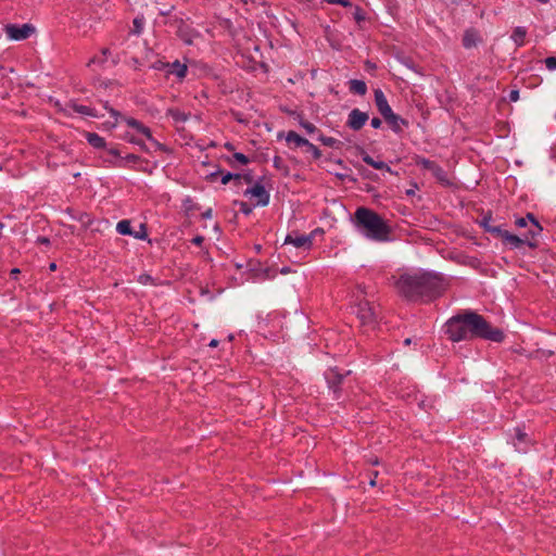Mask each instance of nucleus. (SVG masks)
I'll return each mask as SVG.
<instances>
[{"instance_id": "f257e3e1", "label": "nucleus", "mask_w": 556, "mask_h": 556, "mask_svg": "<svg viewBox=\"0 0 556 556\" xmlns=\"http://www.w3.org/2000/svg\"><path fill=\"white\" fill-rule=\"evenodd\" d=\"M395 287L407 301L421 303L437 300L446 289L445 279L441 273L424 269L400 275Z\"/></svg>"}, {"instance_id": "f03ea898", "label": "nucleus", "mask_w": 556, "mask_h": 556, "mask_svg": "<svg viewBox=\"0 0 556 556\" xmlns=\"http://www.w3.org/2000/svg\"><path fill=\"white\" fill-rule=\"evenodd\" d=\"M444 332L452 342L480 338L500 343L505 339L503 330L493 328L482 315L472 311L452 316L444 324Z\"/></svg>"}, {"instance_id": "7ed1b4c3", "label": "nucleus", "mask_w": 556, "mask_h": 556, "mask_svg": "<svg viewBox=\"0 0 556 556\" xmlns=\"http://www.w3.org/2000/svg\"><path fill=\"white\" fill-rule=\"evenodd\" d=\"M355 226L367 239L384 242L391 235V227L377 212L364 206L354 213Z\"/></svg>"}, {"instance_id": "20e7f679", "label": "nucleus", "mask_w": 556, "mask_h": 556, "mask_svg": "<svg viewBox=\"0 0 556 556\" xmlns=\"http://www.w3.org/2000/svg\"><path fill=\"white\" fill-rule=\"evenodd\" d=\"M101 102L103 104V108L110 113V115L115 118V122L112 124V127H115L118 119H122L129 127L134 128L137 132L144 136L149 141L153 142L159 150L164 151L166 149L164 144L160 143L157 140L154 139V137L152 136L151 129L148 126H146L140 121H138L134 117L123 116L121 114V112H118L117 110H115L114 108H112L110 105L109 101H101Z\"/></svg>"}, {"instance_id": "39448f33", "label": "nucleus", "mask_w": 556, "mask_h": 556, "mask_svg": "<svg viewBox=\"0 0 556 556\" xmlns=\"http://www.w3.org/2000/svg\"><path fill=\"white\" fill-rule=\"evenodd\" d=\"M507 442L511 444L518 453L522 454L528 453L535 444V440L526 431L525 426H517L509 430Z\"/></svg>"}, {"instance_id": "423d86ee", "label": "nucleus", "mask_w": 556, "mask_h": 556, "mask_svg": "<svg viewBox=\"0 0 556 556\" xmlns=\"http://www.w3.org/2000/svg\"><path fill=\"white\" fill-rule=\"evenodd\" d=\"M414 162L417 166L421 167L422 169L431 172L432 176L437 179V181L443 186V187H453L454 182L448 177L447 172L440 166L434 161H431L429 159H426L420 155H416L414 157Z\"/></svg>"}, {"instance_id": "0eeeda50", "label": "nucleus", "mask_w": 556, "mask_h": 556, "mask_svg": "<svg viewBox=\"0 0 556 556\" xmlns=\"http://www.w3.org/2000/svg\"><path fill=\"white\" fill-rule=\"evenodd\" d=\"M353 312L359 319L362 326L374 329L377 325V312L375 305L366 299L359 300L354 306Z\"/></svg>"}, {"instance_id": "6e6552de", "label": "nucleus", "mask_w": 556, "mask_h": 556, "mask_svg": "<svg viewBox=\"0 0 556 556\" xmlns=\"http://www.w3.org/2000/svg\"><path fill=\"white\" fill-rule=\"evenodd\" d=\"M350 370L342 371L338 367L328 368L324 376L329 391L332 393L333 400H339L342 396V384Z\"/></svg>"}, {"instance_id": "1a4fd4ad", "label": "nucleus", "mask_w": 556, "mask_h": 556, "mask_svg": "<svg viewBox=\"0 0 556 556\" xmlns=\"http://www.w3.org/2000/svg\"><path fill=\"white\" fill-rule=\"evenodd\" d=\"M3 30L10 40L22 41L29 38L36 33V28L33 24H5Z\"/></svg>"}, {"instance_id": "9d476101", "label": "nucleus", "mask_w": 556, "mask_h": 556, "mask_svg": "<svg viewBox=\"0 0 556 556\" xmlns=\"http://www.w3.org/2000/svg\"><path fill=\"white\" fill-rule=\"evenodd\" d=\"M243 194L244 197L255 199L253 206H267L270 200L269 191H267L260 181H256L252 187L247 188Z\"/></svg>"}, {"instance_id": "9b49d317", "label": "nucleus", "mask_w": 556, "mask_h": 556, "mask_svg": "<svg viewBox=\"0 0 556 556\" xmlns=\"http://www.w3.org/2000/svg\"><path fill=\"white\" fill-rule=\"evenodd\" d=\"M174 22L177 27L176 35L184 41V43L191 46L194 38L200 36V33L181 17H175Z\"/></svg>"}, {"instance_id": "f8f14e48", "label": "nucleus", "mask_w": 556, "mask_h": 556, "mask_svg": "<svg viewBox=\"0 0 556 556\" xmlns=\"http://www.w3.org/2000/svg\"><path fill=\"white\" fill-rule=\"evenodd\" d=\"M285 245H293L295 249H301L305 252L311 251L313 248V236L301 235L298 231H291L285 238Z\"/></svg>"}, {"instance_id": "ddd939ff", "label": "nucleus", "mask_w": 556, "mask_h": 556, "mask_svg": "<svg viewBox=\"0 0 556 556\" xmlns=\"http://www.w3.org/2000/svg\"><path fill=\"white\" fill-rule=\"evenodd\" d=\"M368 118V113L359 109H353L348 115L346 126L354 131H358L365 126Z\"/></svg>"}, {"instance_id": "4468645a", "label": "nucleus", "mask_w": 556, "mask_h": 556, "mask_svg": "<svg viewBox=\"0 0 556 556\" xmlns=\"http://www.w3.org/2000/svg\"><path fill=\"white\" fill-rule=\"evenodd\" d=\"M65 111L67 112L68 115H71L73 112V113H77V114L93 117V118H99V117L103 116V114H100L94 108L79 104L74 100H71L66 103Z\"/></svg>"}, {"instance_id": "2eb2a0df", "label": "nucleus", "mask_w": 556, "mask_h": 556, "mask_svg": "<svg viewBox=\"0 0 556 556\" xmlns=\"http://www.w3.org/2000/svg\"><path fill=\"white\" fill-rule=\"evenodd\" d=\"M374 98L376 108L383 118L393 113L384 92L380 88L374 90Z\"/></svg>"}, {"instance_id": "dca6fc26", "label": "nucleus", "mask_w": 556, "mask_h": 556, "mask_svg": "<svg viewBox=\"0 0 556 556\" xmlns=\"http://www.w3.org/2000/svg\"><path fill=\"white\" fill-rule=\"evenodd\" d=\"M140 228L142 229V235H139L138 232H134L131 229L130 220H128V219H122L116 225V231L119 235L132 236L136 239L143 240L148 237L146 225L141 224Z\"/></svg>"}, {"instance_id": "f3484780", "label": "nucleus", "mask_w": 556, "mask_h": 556, "mask_svg": "<svg viewBox=\"0 0 556 556\" xmlns=\"http://www.w3.org/2000/svg\"><path fill=\"white\" fill-rule=\"evenodd\" d=\"M108 162L111 163L115 167H126L127 163L139 164L140 166L136 167V169L142 170V172L147 170V168L143 167L142 164H148L149 163L148 160H143L139 155L132 154V153L127 154L126 156H124V157H122V159H119L117 161L108 160Z\"/></svg>"}, {"instance_id": "a211bd4d", "label": "nucleus", "mask_w": 556, "mask_h": 556, "mask_svg": "<svg viewBox=\"0 0 556 556\" xmlns=\"http://www.w3.org/2000/svg\"><path fill=\"white\" fill-rule=\"evenodd\" d=\"M481 42L482 36L478 29L469 27L464 31L462 43L465 49L475 48Z\"/></svg>"}, {"instance_id": "6ab92c4d", "label": "nucleus", "mask_w": 556, "mask_h": 556, "mask_svg": "<svg viewBox=\"0 0 556 556\" xmlns=\"http://www.w3.org/2000/svg\"><path fill=\"white\" fill-rule=\"evenodd\" d=\"M386 123L390 126L391 130L395 134H402L404 128L409 126L407 119L403 118L394 112L384 118Z\"/></svg>"}, {"instance_id": "aec40b11", "label": "nucleus", "mask_w": 556, "mask_h": 556, "mask_svg": "<svg viewBox=\"0 0 556 556\" xmlns=\"http://www.w3.org/2000/svg\"><path fill=\"white\" fill-rule=\"evenodd\" d=\"M362 160L367 165L374 167L375 169L386 170L391 175H397V172L393 170L386 162L374 160L367 152L362 153Z\"/></svg>"}, {"instance_id": "412c9836", "label": "nucleus", "mask_w": 556, "mask_h": 556, "mask_svg": "<svg viewBox=\"0 0 556 556\" xmlns=\"http://www.w3.org/2000/svg\"><path fill=\"white\" fill-rule=\"evenodd\" d=\"M188 66L186 64L180 63L178 60L168 63V67H166V76L175 75L179 80H182L187 76Z\"/></svg>"}, {"instance_id": "4be33fe9", "label": "nucleus", "mask_w": 556, "mask_h": 556, "mask_svg": "<svg viewBox=\"0 0 556 556\" xmlns=\"http://www.w3.org/2000/svg\"><path fill=\"white\" fill-rule=\"evenodd\" d=\"M110 56H112L111 50L109 48H102L99 54H96L89 60L88 66L98 65L104 67Z\"/></svg>"}, {"instance_id": "5701e85b", "label": "nucleus", "mask_w": 556, "mask_h": 556, "mask_svg": "<svg viewBox=\"0 0 556 556\" xmlns=\"http://www.w3.org/2000/svg\"><path fill=\"white\" fill-rule=\"evenodd\" d=\"M12 72V68L0 65V94L8 93V90L11 88L12 80L9 77V74Z\"/></svg>"}, {"instance_id": "b1692460", "label": "nucleus", "mask_w": 556, "mask_h": 556, "mask_svg": "<svg viewBox=\"0 0 556 556\" xmlns=\"http://www.w3.org/2000/svg\"><path fill=\"white\" fill-rule=\"evenodd\" d=\"M528 31L527 28L523 26H517L513 29V33L510 35V39L515 43L517 48L523 47L526 43V36Z\"/></svg>"}, {"instance_id": "393cba45", "label": "nucleus", "mask_w": 556, "mask_h": 556, "mask_svg": "<svg viewBox=\"0 0 556 556\" xmlns=\"http://www.w3.org/2000/svg\"><path fill=\"white\" fill-rule=\"evenodd\" d=\"M85 138L87 142L97 150L106 149V141L103 137L98 135L97 132H86Z\"/></svg>"}, {"instance_id": "a878e982", "label": "nucleus", "mask_w": 556, "mask_h": 556, "mask_svg": "<svg viewBox=\"0 0 556 556\" xmlns=\"http://www.w3.org/2000/svg\"><path fill=\"white\" fill-rule=\"evenodd\" d=\"M349 90L353 94L365 96L367 93V85L362 79H351L349 81Z\"/></svg>"}, {"instance_id": "bb28decb", "label": "nucleus", "mask_w": 556, "mask_h": 556, "mask_svg": "<svg viewBox=\"0 0 556 556\" xmlns=\"http://www.w3.org/2000/svg\"><path fill=\"white\" fill-rule=\"evenodd\" d=\"M503 243L508 245L511 250H515L520 249L522 245H525L526 240L508 231V233L505 235V240L503 241Z\"/></svg>"}, {"instance_id": "cd10ccee", "label": "nucleus", "mask_w": 556, "mask_h": 556, "mask_svg": "<svg viewBox=\"0 0 556 556\" xmlns=\"http://www.w3.org/2000/svg\"><path fill=\"white\" fill-rule=\"evenodd\" d=\"M288 144H293L295 148L303 147L307 143V139L301 137L298 132L290 130L286 136Z\"/></svg>"}, {"instance_id": "c85d7f7f", "label": "nucleus", "mask_w": 556, "mask_h": 556, "mask_svg": "<svg viewBox=\"0 0 556 556\" xmlns=\"http://www.w3.org/2000/svg\"><path fill=\"white\" fill-rule=\"evenodd\" d=\"M324 146L329 148L339 149L342 146V142L333 137L325 136L324 134H319L317 138Z\"/></svg>"}, {"instance_id": "c756f323", "label": "nucleus", "mask_w": 556, "mask_h": 556, "mask_svg": "<svg viewBox=\"0 0 556 556\" xmlns=\"http://www.w3.org/2000/svg\"><path fill=\"white\" fill-rule=\"evenodd\" d=\"M123 138L125 141L139 147V149L141 151L149 152L147 144L141 139L137 138L136 136H134L129 132H126Z\"/></svg>"}, {"instance_id": "7c9ffc66", "label": "nucleus", "mask_w": 556, "mask_h": 556, "mask_svg": "<svg viewBox=\"0 0 556 556\" xmlns=\"http://www.w3.org/2000/svg\"><path fill=\"white\" fill-rule=\"evenodd\" d=\"M167 115L177 123H185L189 118V114L180 111L179 109H168Z\"/></svg>"}, {"instance_id": "2f4dec72", "label": "nucleus", "mask_w": 556, "mask_h": 556, "mask_svg": "<svg viewBox=\"0 0 556 556\" xmlns=\"http://www.w3.org/2000/svg\"><path fill=\"white\" fill-rule=\"evenodd\" d=\"M144 17L143 15H138L132 21V28L130 29V35L139 36L143 30Z\"/></svg>"}, {"instance_id": "473e14b6", "label": "nucleus", "mask_w": 556, "mask_h": 556, "mask_svg": "<svg viewBox=\"0 0 556 556\" xmlns=\"http://www.w3.org/2000/svg\"><path fill=\"white\" fill-rule=\"evenodd\" d=\"M182 207L187 214L200 210V205L195 203L191 197H187L182 200Z\"/></svg>"}, {"instance_id": "72a5a7b5", "label": "nucleus", "mask_w": 556, "mask_h": 556, "mask_svg": "<svg viewBox=\"0 0 556 556\" xmlns=\"http://www.w3.org/2000/svg\"><path fill=\"white\" fill-rule=\"evenodd\" d=\"M232 160L239 162L242 165H247L250 163V159L241 152H235L231 157L227 159L228 164L233 167L235 165L232 163Z\"/></svg>"}, {"instance_id": "f704fd0d", "label": "nucleus", "mask_w": 556, "mask_h": 556, "mask_svg": "<svg viewBox=\"0 0 556 556\" xmlns=\"http://www.w3.org/2000/svg\"><path fill=\"white\" fill-rule=\"evenodd\" d=\"M304 148L307 153L312 154L314 160H319L321 157V151L308 140Z\"/></svg>"}, {"instance_id": "c9c22d12", "label": "nucleus", "mask_w": 556, "mask_h": 556, "mask_svg": "<svg viewBox=\"0 0 556 556\" xmlns=\"http://www.w3.org/2000/svg\"><path fill=\"white\" fill-rule=\"evenodd\" d=\"M235 205L239 206V211L244 214L245 216H249L253 212V205H250L249 203L244 201L236 200L233 202Z\"/></svg>"}, {"instance_id": "e433bc0d", "label": "nucleus", "mask_w": 556, "mask_h": 556, "mask_svg": "<svg viewBox=\"0 0 556 556\" xmlns=\"http://www.w3.org/2000/svg\"><path fill=\"white\" fill-rule=\"evenodd\" d=\"M488 232L494 237L501 238L502 241L505 240V235L508 233V231L503 229L502 226H492L490 229H488Z\"/></svg>"}, {"instance_id": "4c0bfd02", "label": "nucleus", "mask_w": 556, "mask_h": 556, "mask_svg": "<svg viewBox=\"0 0 556 556\" xmlns=\"http://www.w3.org/2000/svg\"><path fill=\"white\" fill-rule=\"evenodd\" d=\"M353 16H354V20L356 21V23L361 26V24L363 22L366 21V13L364 12L363 9H361L359 7H355L354 8V12H353Z\"/></svg>"}, {"instance_id": "58836bf2", "label": "nucleus", "mask_w": 556, "mask_h": 556, "mask_svg": "<svg viewBox=\"0 0 556 556\" xmlns=\"http://www.w3.org/2000/svg\"><path fill=\"white\" fill-rule=\"evenodd\" d=\"M492 222V213L488 212L482 219L479 222V225L483 228L485 232H488V229H490L493 225H491Z\"/></svg>"}, {"instance_id": "ea45409f", "label": "nucleus", "mask_w": 556, "mask_h": 556, "mask_svg": "<svg viewBox=\"0 0 556 556\" xmlns=\"http://www.w3.org/2000/svg\"><path fill=\"white\" fill-rule=\"evenodd\" d=\"M138 282L141 285H153L155 286V279L149 274H141L138 277Z\"/></svg>"}, {"instance_id": "a19ab883", "label": "nucleus", "mask_w": 556, "mask_h": 556, "mask_svg": "<svg viewBox=\"0 0 556 556\" xmlns=\"http://www.w3.org/2000/svg\"><path fill=\"white\" fill-rule=\"evenodd\" d=\"M300 125L306 130L307 134H320L319 129L311 122L301 121Z\"/></svg>"}, {"instance_id": "79ce46f5", "label": "nucleus", "mask_w": 556, "mask_h": 556, "mask_svg": "<svg viewBox=\"0 0 556 556\" xmlns=\"http://www.w3.org/2000/svg\"><path fill=\"white\" fill-rule=\"evenodd\" d=\"M218 174H220V175H222L220 182H222L223 185H227L229 181H231V180H232V173H231V172H226V173H225L224 170H222V169H220V170H218V172H216V173H213V174H212V176H216V175H218Z\"/></svg>"}, {"instance_id": "37998d69", "label": "nucleus", "mask_w": 556, "mask_h": 556, "mask_svg": "<svg viewBox=\"0 0 556 556\" xmlns=\"http://www.w3.org/2000/svg\"><path fill=\"white\" fill-rule=\"evenodd\" d=\"M74 218L77 219L78 222H80L85 226H90L92 223L90 215L87 213H79V216L74 217Z\"/></svg>"}, {"instance_id": "c03bdc74", "label": "nucleus", "mask_w": 556, "mask_h": 556, "mask_svg": "<svg viewBox=\"0 0 556 556\" xmlns=\"http://www.w3.org/2000/svg\"><path fill=\"white\" fill-rule=\"evenodd\" d=\"M543 228L539 222H535V225H533V228L528 231V235L534 239L542 232Z\"/></svg>"}, {"instance_id": "a18cd8bd", "label": "nucleus", "mask_w": 556, "mask_h": 556, "mask_svg": "<svg viewBox=\"0 0 556 556\" xmlns=\"http://www.w3.org/2000/svg\"><path fill=\"white\" fill-rule=\"evenodd\" d=\"M151 67L155 71H161L166 74V67H168V62L156 61L151 65Z\"/></svg>"}, {"instance_id": "49530a36", "label": "nucleus", "mask_w": 556, "mask_h": 556, "mask_svg": "<svg viewBox=\"0 0 556 556\" xmlns=\"http://www.w3.org/2000/svg\"><path fill=\"white\" fill-rule=\"evenodd\" d=\"M544 63H545V66L547 70H549V71L556 70V56H547L544 60Z\"/></svg>"}, {"instance_id": "de8ad7c7", "label": "nucleus", "mask_w": 556, "mask_h": 556, "mask_svg": "<svg viewBox=\"0 0 556 556\" xmlns=\"http://www.w3.org/2000/svg\"><path fill=\"white\" fill-rule=\"evenodd\" d=\"M359 174L364 177V178H367V179H370V180H377L378 179V175L366 169V168H362L359 169Z\"/></svg>"}, {"instance_id": "09e8293b", "label": "nucleus", "mask_w": 556, "mask_h": 556, "mask_svg": "<svg viewBox=\"0 0 556 556\" xmlns=\"http://www.w3.org/2000/svg\"><path fill=\"white\" fill-rule=\"evenodd\" d=\"M508 99L511 102L518 101L519 100V90L518 89L510 90V92L508 94Z\"/></svg>"}, {"instance_id": "8fccbe9b", "label": "nucleus", "mask_w": 556, "mask_h": 556, "mask_svg": "<svg viewBox=\"0 0 556 556\" xmlns=\"http://www.w3.org/2000/svg\"><path fill=\"white\" fill-rule=\"evenodd\" d=\"M108 152H109V154H111L112 156H114V157H115V161H117V160L122 159V156H121V152H119V150H118V149H116V148H110V149H108Z\"/></svg>"}, {"instance_id": "3c124183", "label": "nucleus", "mask_w": 556, "mask_h": 556, "mask_svg": "<svg viewBox=\"0 0 556 556\" xmlns=\"http://www.w3.org/2000/svg\"><path fill=\"white\" fill-rule=\"evenodd\" d=\"M370 125H371L372 128L379 129L381 127V125H382V122L378 117H372L371 121H370Z\"/></svg>"}, {"instance_id": "603ef678", "label": "nucleus", "mask_w": 556, "mask_h": 556, "mask_svg": "<svg viewBox=\"0 0 556 556\" xmlns=\"http://www.w3.org/2000/svg\"><path fill=\"white\" fill-rule=\"evenodd\" d=\"M37 243L42 245H50L51 241L48 237L39 236L36 240Z\"/></svg>"}, {"instance_id": "864d4df0", "label": "nucleus", "mask_w": 556, "mask_h": 556, "mask_svg": "<svg viewBox=\"0 0 556 556\" xmlns=\"http://www.w3.org/2000/svg\"><path fill=\"white\" fill-rule=\"evenodd\" d=\"M202 218L203 219H211L213 217V208L212 207H208L206 208L203 213H202Z\"/></svg>"}, {"instance_id": "5fc2aeb1", "label": "nucleus", "mask_w": 556, "mask_h": 556, "mask_svg": "<svg viewBox=\"0 0 556 556\" xmlns=\"http://www.w3.org/2000/svg\"><path fill=\"white\" fill-rule=\"evenodd\" d=\"M516 226L519 228H523L527 226V218L518 217L515 222Z\"/></svg>"}, {"instance_id": "6e6d98bb", "label": "nucleus", "mask_w": 556, "mask_h": 556, "mask_svg": "<svg viewBox=\"0 0 556 556\" xmlns=\"http://www.w3.org/2000/svg\"><path fill=\"white\" fill-rule=\"evenodd\" d=\"M378 477V471H371L369 476V485L375 486L376 485V478Z\"/></svg>"}, {"instance_id": "4d7b16f0", "label": "nucleus", "mask_w": 556, "mask_h": 556, "mask_svg": "<svg viewBox=\"0 0 556 556\" xmlns=\"http://www.w3.org/2000/svg\"><path fill=\"white\" fill-rule=\"evenodd\" d=\"M203 241H204V237L200 236V235L193 237L191 240V242L195 245H201L203 243Z\"/></svg>"}, {"instance_id": "13d9d810", "label": "nucleus", "mask_w": 556, "mask_h": 556, "mask_svg": "<svg viewBox=\"0 0 556 556\" xmlns=\"http://www.w3.org/2000/svg\"><path fill=\"white\" fill-rule=\"evenodd\" d=\"M242 179L247 182V184H252L253 182V176L251 173H247V174H242Z\"/></svg>"}, {"instance_id": "bf43d9fd", "label": "nucleus", "mask_w": 556, "mask_h": 556, "mask_svg": "<svg viewBox=\"0 0 556 556\" xmlns=\"http://www.w3.org/2000/svg\"><path fill=\"white\" fill-rule=\"evenodd\" d=\"M273 163H274V166H275L276 168H280L281 163H282V159H281L280 156H278V155H276V156L274 157V160H273Z\"/></svg>"}, {"instance_id": "052dcab7", "label": "nucleus", "mask_w": 556, "mask_h": 556, "mask_svg": "<svg viewBox=\"0 0 556 556\" xmlns=\"http://www.w3.org/2000/svg\"><path fill=\"white\" fill-rule=\"evenodd\" d=\"M525 218H527V222L530 220L532 225H535V222H539L533 213H528Z\"/></svg>"}, {"instance_id": "680f3d73", "label": "nucleus", "mask_w": 556, "mask_h": 556, "mask_svg": "<svg viewBox=\"0 0 556 556\" xmlns=\"http://www.w3.org/2000/svg\"><path fill=\"white\" fill-rule=\"evenodd\" d=\"M317 233L323 235V233H324V229H323V228H319V227H318V228H315V229H314L313 231H311L307 236H313V239H314V238H315V236H316Z\"/></svg>"}, {"instance_id": "e2e57ef3", "label": "nucleus", "mask_w": 556, "mask_h": 556, "mask_svg": "<svg viewBox=\"0 0 556 556\" xmlns=\"http://www.w3.org/2000/svg\"><path fill=\"white\" fill-rule=\"evenodd\" d=\"M174 9V5L170 7V9L164 8L160 9V14L162 15H169L170 11Z\"/></svg>"}, {"instance_id": "0e129e2a", "label": "nucleus", "mask_w": 556, "mask_h": 556, "mask_svg": "<svg viewBox=\"0 0 556 556\" xmlns=\"http://www.w3.org/2000/svg\"><path fill=\"white\" fill-rule=\"evenodd\" d=\"M241 179H242V174H240V173H232V180H235L237 182H240Z\"/></svg>"}, {"instance_id": "69168bd1", "label": "nucleus", "mask_w": 556, "mask_h": 556, "mask_svg": "<svg viewBox=\"0 0 556 556\" xmlns=\"http://www.w3.org/2000/svg\"><path fill=\"white\" fill-rule=\"evenodd\" d=\"M529 248L531 249H535L538 247V243L536 241H530V240H526V243Z\"/></svg>"}, {"instance_id": "338daca9", "label": "nucleus", "mask_w": 556, "mask_h": 556, "mask_svg": "<svg viewBox=\"0 0 556 556\" xmlns=\"http://www.w3.org/2000/svg\"><path fill=\"white\" fill-rule=\"evenodd\" d=\"M219 344V341L217 339H212L208 343L210 348H217Z\"/></svg>"}, {"instance_id": "774afa93", "label": "nucleus", "mask_w": 556, "mask_h": 556, "mask_svg": "<svg viewBox=\"0 0 556 556\" xmlns=\"http://www.w3.org/2000/svg\"><path fill=\"white\" fill-rule=\"evenodd\" d=\"M224 148L227 149L228 151H233L235 150V147L231 142H226L224 144Z\"/></svg>"}]
</instances>
